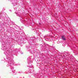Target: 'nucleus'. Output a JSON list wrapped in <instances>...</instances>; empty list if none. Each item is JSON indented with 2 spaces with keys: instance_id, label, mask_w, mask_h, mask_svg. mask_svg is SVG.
I'll list each match as a JSON object with an SVG mask.
<instances>
[{
  "instance_id": "1",
  "label": "nucleus",
  "mask_w": 78,
  "mask_h": 78,
  "mask_svg": "<svg viewBox=\"0 0 78 78\" xmlns=\"http://www.w3.org/2000/svg\"><path fill=\"white\" fill-rule=\"evenodd\" d=\"M62 40H64V41H65L66 40V38H65V37H64V36H62Z\"/></svg>"
}]
</instances>
